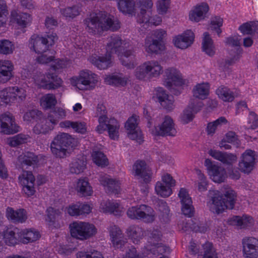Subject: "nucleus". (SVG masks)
Here are the masks:
<instances>
[{
	"label": "nucleus",
	"mask_w": 258,
	"mask_h": 258,
	"mask_svg": "<svg viewBox=\"0 0 258 258\" xmlns=\"http://www.w3.org/2000/svg\"><path fill=\"white\" fill-rule=\"evenodd\" d=\"M252 218L246 215H243L242 217L234 216L229 220L230 224L239 226L240 228L250 227L252 224Z\"/></svg>",
	"instance_id": "nucleus-39"
},
{
	"label": "nucleus",
	"mask_w": 258,
	"mask_h": 258,
	"mask_svg": "<svg viewBox=\"0 0 258 258\" xmlns=\"http://www.w3.org/2000/svg\"><path fill=\"white\" fill-rule=\"evenodd\" d=\"M11 21L16 22L22 28H25L31 22V16L26 13H18L15 11L11 12Z\"/></svg>",
	"instance_id": "nucleus-35"
},
{
	"label": "nucleus",
	"mask_w": 258,
	"mask_h": 258,
	"mask_svg": "<svg viewBox=\"0 0 258 258\" xmlns=\"http://www.w3.org/2000/svg\"><path fill=\"white\" fill-rule=\"evenodd\" d=\"M118 7L123 13L133 15L135 12V2L134 0H119Z\"/></svg>",
	"instance_id": "nucleus-43"
},
{
	"label": "nucleus",
	"mask_w": 258,
	"mask_h": 258,
	"mask_svg": "<svg viewBox=\"0 0 258 258\" xmlns=\"http://www.w3.org/2000/svg\"><path fill=\"white\" fill-rule=\"evenodd\" d=\"M92 157L93 161L98 166L103 167L107 166L108 164L107 158L104 154L100 151H93Z\"/></svg>",
	"instance_id": "nucleus-54"
},
{
	"label": "nucleus",
	"mask_w": 258,
	"mask_h": 258,
	"mask_svg": "<svg viewBox=\"0 0 258 258\" xmlns=\"http://www.w3.org/2000/svg\"><path fill=\"white\" fill-rule=\"evenodd\" d=\"M150 14L151 12L149 10L141 8L140 13L138 16V22L140 23H145L149 25L151 17L150 15Z\"/></svg>",
	"instance_id": "nucleus-59"
},
{
	"label": "nucleus",
	"mask_w": 258,
	"mask_h": 258,
	"mask_svg": "<svg viewBox=\"0 0 258 258\" xmlns=\"http://www.w3.org/2000/svg\"><path fill=\"white\" fill-rule=\"evenodd\" d=\"M28 140V136L23 134H18L12 138L9 141V145L12 147H16L25 143Z\"/></svg>",
	"instance_id": "nucleus-60"
},
{
	"label": "nucleus",
	"mask_w": 258,
	"mask_h": 258,
	"mask_svg": "<svg viewBox=\"0 0 258 258\" xmlns=\"http://www.w3.org/2000/svg\"><path fill=\"white\" fill-rule=\"evenodd\" d=\"M109 83L115 86H124L126 85L127 79L125 77H123L120 75H115L110 76L109 78Z\"/></svg>",
	"instance_id": "nucleus-62"
},
{
	"label": "nucleus",
	"mask_w": 258,
	"mask_h": 258,
	"mask_svg": "<svg viewBox=\"0 0 258 258\" xmlns=\"http://www.w3.org/2000/svg\"><path fill=\"white\" fill-rule=\"evenodd\" d=\"M15 46L12 42L7 39L0 40V54H10L13 52Z\"/></svg>",
	"instance_id": "nucleus-55"
},
{
	"label": "nucleus",
	"mask_w": 258,
	"mask_h": 258,
	"mask_svg": "<svg viewBox=\"0 0 258 258\" xmlns=\"http://www.w3.org/2000/svg\"><path fill=\"white\" fill-rule=\"evenodd\" d=\"M242 52L243 50L241 47L237 48L235 51L231 50L230 52L231 57L225 60V67H228L238 61L241 58Z\"/></svg>",
	"instance_id": "nucleus-53"
},
{
	"label": "nucleus",
	"mask_w": 258,
	"mask_h": 258,
	"mask_svg": "<svg viewBox=\"0 0 258 258\" xmlns=\"http://www.w3.org/2000/svg\"><path fill=\"white\" fill-rule=\"evenodd\" d=\"M256 155L254 151L246 150L241 156L240 160L250 163L255 164Z\"/></svg>",
	"instance_id": "nucleus-63"
},
{
	"label": "nucleus",
	"mask_w": 258,
	"mask_h": 258,
	"mask_svg": "<svg viewBox=\"0 0 258 258\" xmlns=\"http://www.w3.org/2000/svg\"><path fill=\"white\" fill-rule=\"evenodd\" d=\"M156 96L161 105L164 108L169 111L173 109L174 99L172 95H168L162 88L159 87L156 89Z\"/></svg>",
	"instance_id": "nucleus-25"
},
{
	"label": "nucleus",
	"mask_w": 258,
	"mask_h": 258,
	"mask_svg": "<svg viewBox=\"0 0 258 258\" xmlns=\"http://www.w3.org/2000/svg\"><path fill=\"white\" fill-rule=\"evenodd\" d=\"M135 175L143 179L145 183H148L151 179V171L144 161L138 160L133 165Z\"/></svg>",
	"instance_id": "nucleus-23"
},
{
	"label": "nucleus",
	"mask_w": 258,
	"mask_h": 258,
	"mask_svg": "<svg viewBox=\"0 0 258 258\" xmlns=\"http://www.w3.org/2000/svg\"><path fill=\"white\" fill-rule=\"evenodd\" d=\"M46 221L50 228L57 229L63 225L61 212L58 209L49 207L46 210Z\"/></svg>",
	"instance_id": "nucleus-19"
},
{
	"label": "nucleus",
	"mask_w": 258,
	"mask_h": 258,
	"mask_svg": "<svg viewBox=\"0 0 258 258\" xmlns=\"http://www.w3.org/2000/svg\"><path fill=\"white\" fill-rule=\"evenodd\" d=\"M182 205L181 211L182 213L188 217H192L195 212V209L192 206V202L186 190L181 188L178 194Z\"/></svg>",
	"instance_id": "nucleus-18"
},
{
	"label": "nucleus",
	"mask_w": 258,
	"mask_h": 258,
	"mask_svg": "<svg viewBox=\"0 0 258 258\" xmlns=\"http://www.w3.org/2000/svg\"><path fill=\"white\" fill-rule=\"evenodd\" d=\"M164 85L171 90L173 85L180 86L183 84V81L180 72L174 68H169L165 70Z\"/></svg>",
	"instance_id": "nucleus-16"
},
{
	"label": "nucleus",
	"mask_w": 258,
	"mask_h": 258,
	"mask_svg": "<svg viewBox=\"0 0 258 258\" xmlns=\"http://www.w3.org/2000/svg\"><path fill=\"white\" fill-rule=\"evenodd\" d=\"M163 72L162 67L157 61L151 60L145 62L136 70V76L140 80L146 77H156Z\"/></svg>",
	"instance_id": "nucleus-8"
},
{
	"label": "nucleus",
	"mask_w": 258,
	"mask_h": 258,
	"mask_svg": "<svg viewBox=\"0 0 258 258\" xmlns=\"http://www.w3.org/2000/svg\"><path fill=\"white\" fill-rule=\"evenodd\" d=\"M53 117L48 115L47 118H39V121L33 128L35 134H46L53 129L54 125L57 124V120L53 119Z\"/></svg>",
	"instance_id": "nucleus-17"
},
{
	"label": "nucleus",
	"mask_w": 258,
	"mask_h": 258,
	"mask_svg": "<svg viewBox=\"0 0 258 258\" xmlns=\"http://www.w3.org/2000/svg\"><path fill=\"white\" fill-rule=\"evenodd\" d=\"M110 236L113 245L116 248H119L123 251V247L127 243L120 229L117 226H111L109 230Z\"/></svg>",
	"instance_id": "nucleus-20"
},
{
	"label": "nucleus",
	"mask_w": 258,
	"mask_h": 258,
	"mask_svg": "<svg viewBox=\"0 0 258 258\" xmlns=\"http://www.w3.org/2000/svg\"><path fill=\"white\" fill-rule=\"evenodd\" d=\"M20 230L16 228H9L2 233L4 242L9 246H14L20 242L19 233Z\"/></svg>",
	"instance_id": "nucleus-30"
},
{
	"label": "nucleus",
	"mask_w": 258,
	"mask_h": 258,
	"mask_svg": "<svg viewBox=\"0 0 258 258\" xmlns=\"http://www.w3.org/2000/svg\"><path fill=\"white\" fill-rule=\"evenodd\" d=\"M14 66L10 60H0V83H5L13 77Z\"/></svg>",
	"instance_id": "nucleus-27"
},
{
	"label": "nucleus",
	"mask_w": 258,
	"mask_h": 258,
	"mask_svg": "<svg viewBox=\"0 0 258 258\" xmlns=\"http://www.w3.org/2000/svg\"><path fill=\"white\" fill-rule=\"evenodd\" d=\"M155 190L158 195L162 197H168L172 194L171 187L162 184L161 182L156 183Z\"/></svg>",
	"instance_id": "nucleus-56"
},
{
	"label": "nucleus",
	"mask_w": 258,
	"mask_h": 258,
	"mask_svg": "<svg viewBox=\"0 0 258 258\" xmlns=\"http://www.w3.org/2000/svg\"><path fill=\"white\" fill-rule=\"evenodd\" d=\"M15 89L14 87H9L4 89L0 91V98L6 104L13 103Z\"/></svg>",
	"instance_id": "nucleus-51"
},
{
	"label": "nucleus",
	"mask_w": 258,
	"mask_h": 258,
	"mask_svg": "<svg viewBox=\"0 0 258 258\" xmlns=\"http://www.w3.org/2000/svg\"><path fill=\"white\" fill-rule=\"evenodd\" d=\"M98 82V76L89 70H83L76 78V85L80 89H92Z\"/></svg>",
	"instance_id": "nucleus-9"
},
{
	"label": "nucleus",
	"mask_w": 258,
	"mask_h": 258,
	"mask_svg": "<svg viewBox=\"0 0 258 258\" xmlns=\"http://www.w3.org/2000/svg\"><path fill=\"white\" fill-rule=\"evenodd\" d=\"M77 190L82 196H90L93 190L87 178L79 179L77 185Z\"/></svg>",
	"instance_id": "nucleus-45"
},
{
	"label": "nucleus",
	"mask_w": 258,
	"mask_h": 258,
	"mask_svg": "<svg viewBox=\"0 0 258 258\" xmlns=\"http://www.w3.org/2000/svg\"><path fill=\"white\" fill-rule=\"evenodd\" d=\"M126 233L133 242L139 244L144 235L143 229L137 225H132L127 229Z\"/></svg>",
	"instance_id": "nucleus-38"
},
{
	"label": "nucleus",
	"mask_w": 258,
	"mask_h": 258,
	"mask_svg": "<svg viewBox=\"0 0 258 258\" xmlns=\"http://www.w3.org/2000/svg\"><path fill=\"white\" fill-rule=\"evenodd\" d=\"M58 39L56 33H48L45 37H41L39 35H32L29 40V46L31 50L36 53H43L48 52V53L53 54L49 47L53 45Z\"/></svg>",
	"instance_id": "nucleus-4"
},
{
	"label": "nucleus",
	"mask_w": 258,
	"mask_h": 258,
	"mask_svg": "<svg viewBox=\"0 0 258 258\" xmlns=\"http://www.w3.org/2000/svg\"><path fill=\"white\" fill-rule=\"evenodd\" d=\"M118 55L122 64L127 69H134L137 66L136 54L131 49H124Z\"/></svg>",
	"instance_id": "nucleus-26"
},
{
	"label": "nucleus",
	"mask_w": 258,
	"mask_h": 258,
	"mask_svg": "<svg viewBox=\"0 0 258 258\" xmlns=\"http://www.w3.org/2000/svg\"><path fill=\"white\" fill-rule=\"evenodd\" d=\"M210 86L208 83L198 84L192 89L194 97L200 99H205L209 94Z\"/></svg>",
	"instance_id": "nucleus-40"
},
{
	"label": "nucleus",
	"mask_w": 258,
	"mask_h": 258,
	"mask_svg": "<svg viewBox=\"0 0 258 258\" xmlns=\"http://www.w3.org/2000/svg\"><path fill=\"white\" fill-rule=\"evenodd\" d=\"M145 47L146 51L149 53H158L164 49V45L163 42L153 39L152 41H146Z\"/></svg>",
	"instance_id": "nucleus-44"
},
{
	"label": "nucleus",
	"mask_w": 258,
	"mask_h": 258,
	"mask_svg": "<svg viewBox=\"0 0 258 258\" xmlns=\"http://www.w3.org/2000/svg\"><path fill=\"white\" fill-rule=\"evenodd\" d=\"M227 123V119L223 116L220 117L216 120L208 123L206 128L208 135L213 136L215 133L216 130Z\"/></svg>",
	"instance_id": "nucleus-47"
},
{
	"label": "nucleus",
	"mask_w": 258,
	"mask_h": 258,
	"mask_svg": "<svg viewBox=\"0 0 258 258\" xmlns=\"http://www.w3.org/2000/svg\"><path fill=\"white\" fill-rule=\"evenodd\" d=\"M204 38L202 42L203 51L207 55L212 56L215 54V47L213 41L208 32H205L203 34Z\"/></svg>",
	"instance_id": "nucleus-41"
},
{
	"label": "nucleus",
	"mask_w": 258,
	"mask_h": 258,
	"mask_svg": "<svg viewBox=\"0 0 258 258\" xmlns=\"http://www.w3.org/2000/svg\"><path fill=\"white\" fill-rule=\"evenodd\" d=\"M6 216L9 221L16 224L24 223L27 219L26 211L24 209L15 210L11 207L6 209Z\"/></svg>",
	"instance_id": "nucleus-24"
},
{
	"label": "nucleus",
	"mask_w": 258,
	"mask_h": 258,
	"mask_svg": "<svg viewBox=\"0 0 258 258\" xmlns=\"http://www.w3.org/2000/svg\"><path fill=\"white\" fill-rule=\"evenodd\" d=\"M100 209L103 213H109L115 216L121 215L122 207L116 201H103L100 205Z\"/></svg>",
	"instance_id": "nucleus-32"
},
{
	"label": "nucleus",
	"mask_w": 258,
	"mask_h": 258,
	"mask_svg": "<svg viewBox=\"0 0 258 258\" xmlns=\"http://www.w3.org/2000/svg\"><path fill=\"white\" fill-rule=\"evenodd\" d=\"M86 162L83 157L73 160L70 165V172L72 173L79 174L86 168Z\"/></svg>",
	"instance_id": "nucleus-48"
},
{
	"label": "nucleus",
	"mask_w": 258,
	"mask_h": 258,
	"mask_svg": "<svg viewBox=\"0 0 258 258\" xmlns=\"http://www.w3.org/2000/svg\"><path fill=\"white\" fill-rule=\"evenodd\" d=\"M125 127L128 132V137L132 140L139 141L142 140V134L137 129V117L133 115L130 117L125 124Z\"/></svg>",
	"instance_id": "nucleus-29"
},
{
	"label": "nucleus",
	"mask_w": 258,
	"mask_h": 258,
	"mask_svg": "<svg viewBox=\"0 0 258 258\" xmlns=\"http://www.w3.org/2000/svg\"><path fill=\"white\" fill-rule=\"evenodd\" d=\"M130 43L122 40L117 35L111 36L108 40L106 46V52L108 54L116 53L119 54L124 49L129 47Z\"/></svg>",
	"instance_id": "nucleus-11"
},
{
	"label": "nucleus",
	"mask_w": 258,
	"mask_h": 258,
	"mask_svg": "<svg viewBox=\"0 0 258 258\" xmlns=\"http://www.w3.org/2000/svg\"><path fill=\"white\" fill-rule=\"evenodd\" d=\"M40 237L39 232L35 229H25L20 230V242L28 244L36 241Z\"/></svg>",
	"instance_id": "nucleus-31"
},
{
	"label": "nucleus",
	"mask_w": 258,
	"mask_h": 258,
	"mask_svg": "<svg viewBox=\"0 0 258 258\" xmlns=\"http://www.w3.org/2000/svg\"><path fill=\"white\" fill-rule=\"evenodd\" d=\"M18 160L22 167L25 166H34L39 162L38 157L32 152H26L18 157Z\"/></svg>",
	"instance_id": "nucleus-36"
},
{
	"label": "nucleus",
	"mask_w": 258,
	"mask_h": 258,
	"mask_svg": "<svg viewBox=\"0 0 258 258\" xmlns=\"http://www.w3.org/2000/svg\"><path fill=\"white\" fill-rule=\"evenodd\" d=\"M76 141L69 134L61 133L56 135L50 144L52 154L57 158H63L69 155L76 146Z\"/></svg>",
	"instance_id": "nucleus-3"
},
{
	"label": "nucleus",
	"mask_w": 258,
	"mask_h": 258,
	"mask_svg": "<svg viewBox=\"0 0 258 258\" xmlns=\"http://www.w3.org/2000/svg\"><path fill=\"white\" fill-rule=\"evenodd\" d=\"M126 214L131 219L142 220L146 223L153 222L156 217L154 210L146 205L132 207L128 209Z\"/></svg>",
	"instance_id": "nucleus-6"
},
{
	"label": "nucleus",
	"mask_w": 258,
	"mask_h": 258,
	"mask_svg": "<svg viewBox=\"0 0 258 258\" xmlns=\"http://www.w3.org/2000/svg\"><path fill=\"white\" fill-rule=\"evenodd\" d=\"M223 25V19L220 17L216 16L211 19V29L213 31H215L220 36L222 32L220 27Z\"/></svg>",
	"instance_id": "nucleus-58"
},
{
	"label": "nucleus",
	"mask_w": 258,
	"mask_h": 258,
	"mask_svg": "<svg viewBox=\"0 0 258 258\" xmlns=\"http://www.w3.org/2000/svg\"><path fill=\"white\" fill-rule=\"evenodd\" d=\"M243 251L245 258H256L258 257V239L252 237L243 239Z\"/></svg>",
	"instance_id": "nucleus-15"
},
{
	"label": "nucleus",
	"mask_w": 258,
	"mask_h": 258,
	"mask_svg": "<svg viewBox=\"0 0 258 258\" xmlns=\"http://www.w3.org/2000/svg\"><path fill=\"white\" fill-rule=\"evenodd\" d=\"M209 10V6L206 3H202L197 6L191 10L189 14V19L192 21L199 22L204 19L206 13Z\"/></svg>",
	"instance_id": "nucleus-33"
},
{
	"label": "nucleus",
	"mask_w": 258,
	"mask_h": 258,
	"mask_svg": "<svg viewBox=\"0 0 258 258\" xmlns=\"http://www.w3.org/2000/svg\"><path fill=\"white\" fill-rule=\"evenodd\" d=\"M108 129L110 138L113 140H116L118 137V130L119 124L117 120L115 118H110L105 125Z\"/></svg>",
	"instance_id": "nucleus-49"
},
{
	"label": "nucleus",
	"mask_w": 258,
	"mask_h": 258,
	"mask_svg": "<svg viewBox=\"0 0 258 258\" xmlns=\"http://www.w3.org/2000/svg\"><path fill=\"white\" fill-rule=\"evenodd\" d=\"M61 14L66 18L73 19L79 15L81 8L79 6L75 5L60 9Z\"/></svg>",
	"instance_id": "nucleus-50"
},
{
	"label": "nucleus",
	"mask_w": 258,
	"mask_h": 258,
	"mask_svg": "<svg viewBox=\"0 0 258 258\" xmlns=\"http://www.w3.org/2000/svg\"><path fill=\"white\" fill-rule=\"evenodd\" d=\"M209 153L210 156L221 161L224 164L231 165L237 160L236 156L232 153L222 152L215 150H211Z\"/></svg>",
	"instance_id": "nucleus-28"
},
{
	"label": "nucleus",
	"mask_w": 258,
	"mask_h": 258,
	"mask_svg": "<svg viewBox=\"0 0 258 258\" xmlns=\"http://www.w3.org/2000/svg\"><path fill=\"white\" fill-rule=\"evenodd\" d=\"M1 132L10 135L19 132V126L15 121L13 115L10 113L2 114L0 117Z\"/></svg>",
	"instance_id": "nucleus-12"
},
{
	"label": "nucleus",
	"mask_w": 258,
	"mask_h": 258,
	"mask_svg": "<svg viewBox=\"0 0 258 258\" xmlns=\"http://www.w3.org/2000/svg\"><path fill=\"white\" fill-rule=\"evenodd\" d=\"M218 97L225 102H232L235 98V94L229 88L224 86H220L216 91Z\"/></svg>",
	"instance_id": "nucleus-42"
},
{
	"label": "nucleus",
	"mask_w": 258,
	"mask_h": 258,
	"mask_svg": "<svg viewBox=\"0 0 258 258\" xmlns=\"http://www.w3.org/2000/svg\"><path fill=\"white\" fill-rule=\"evenodd\" d=\"M205 165L208 170L211 179L214 182L220 183L225 180L226 178V172L223 167L213 164L209 159L205 160Z\"/></svg>",
	"instance_id": "nucleus-13"
},
{
	"label": "nucleus",
	"mask_w": 258,
	"mask_h": 258,
	"mask_svg": "<svg viewBox=\"0 0 258 258\" xmlns=\"http://www.w3.org/2000/svg\"><path fill=\"white\" fill-rule=\"evenodd\" d=\"M187 224L195 232L205 233L207 230V227L205 224L199 222H195L192 220L188 221Z\"/></svg>",
	"instance_id": "nucleus-61"
},
{
	"label": "nucleus",
	"mask_w": 258,
	"mask_h": 258,
	"mask_svg": "<svg viewBox=\"0 0 258 258\" xmlns=\"http://www.w3.org/2000/svg\"><path fill=\"white\" fill-rule=\"evenodd\" d=\"M71 235L80 240H86L97 232L95 226L87 222L77 221L70 225Z\"/></svg>",
	"instance_id": "nucleus-5"
},
{
	"label": "nucleus",
	"mask_w": 258,
	"mask_h": 258,
	"mask_svg": "<svg viewBox=\"0 0 258 258\" xmlns=\"http://www.w3.org/2000/svg\"><path fill=\"white\" fill-rule=\"evenodd\" d=\"M194 38L193 32L188 30L182 34L175 36L173 41L176 47L180 49H185L193 43Z\"/></svg>",
	"instance_id": "nucleus-21"
},
{
	"label": "nucleus",
	"mask_w": 258,
	"mask_h": 258,
	"mask_svg": "<svg viewBox=\"0 0 258 258\" xmlns=\"http://www.w3.org/2000/svg\"><path fill=\"white\" fill-rule=\"evenodd\" d=\"M239 30L243 35L258 34V21H250L240 25Z\"/></svg>",
	"instance_id": "nucleus-46"
},
{
	"label": "nucleus",
	"mask_w": 258,
	"mask_h": 258,
	"mask_svg": "<svg viewBox=\"0 0 258 258\" xmlns=\"http://www.w3.org/2000/svg\"><path fill=\"white\" fill-rule=\"evenodd\" d=\"M203 104L199 102L197 106H195L192 104H190L188 107L184 109L181 116V121L184 123H187L191 121L194 117V114L201 110Z\"/></svg>",
	"instance_id": "nucleus-37"
},
{
	"label": "nucleus",
	"mask_w": 258,
	"mask_h": 258,
	"mask_svg": "<svg viewBox=\"0 0 258 258\" xmlns=\"http://www.w3.org/2000/svg\"><path fill=\"white\" fill-rule=\"evenodd\" d=\"M40 103L43 108L47 109L54 107L56 105L57 101L53 94H47L41 98Z\"/></svg>",
	"instance_id": "nucleus-52"
},
{
	"label": "nucleus",
	"mask_w": 258,
	"mask_h": 258,
	"mask_svg": "<svg viewBox=\"0 0 258 258\" xmlns=\"http://www.w3.org/2000/svg\"><path fill=\"white\" fill-rule=\"evenodd\" d=\"M87 31L92 34L100 33L108 30L117 31L120 27L119 21L105 12L92 13L85 19Z\"/></svg>",
	"instance_id": "nucleus-1"
},
{
	"label": "nucleus",
	"mask_w": 258,
	"mask_h": 258,
	"mask_svg": "<svg viewBox=\"0 0 258 258\" xmlns=\"http://www.w3.org/2000/svg\"><path fill=\"white\" fill-rule=\"evenodd\" d=\"M223 195L218 190H210L208 197L209 201L207 205L211 212L219 214L225 209H232L236 201V193L230 187H227Z\"/></svg>",
	"instance_id": "nucleus-2"
},
{
	"label": "nucleus",
	"mask_w": 258,
	"mask_h": 258,
	"mask_svg": "<svg viewBox=\"0 0 258 258\" xmlns=\"http://www.w3.org/2000/svg\"><path fill=\"white\" fill-rule=\"evenodd\" d=\"M99 180L100 184L105 187L107 192L117 194L119 192L120 183L118 180L110 178L107 174H103L99 175Z\"/></svg>",
	"instance_id": "nucleus-22"
},
{
	"label": "nucleus",
	"mask_w": 258,
	"mask_h": 258,
	"mask_svg": "<svg viewBox=\"0 0 258 258\" xmlns=\"http://www.w3.org/2000/svg\"><path fill=\"white\" fill-rule=\"evenodd\" d=\"M90 60L99 69H106L111 63V55L106 52L104 56L93 55L90 58Z\"/></svg>",
	"instance_id": "nucleus-34"
},
{
	"label": "nucleus",
	"mask_w": 258,
	"mask_h": 258,
	"mask_svg": "<svg viewBox=\"0 0 258 258\" xmlns=\"http://www.w3.org/2000/svg\"><path fill=\"white\" fill-rule=\"evenodd\" d=\"M152 133L155 136H175L177 132L175 128L173 119L170 116H166L162 123L160 125L155 126Z\"/></svg>",
	"instance_id": "nucleus-10"
},
{
	"label": "nucleus",
	"mask_w": 258,
	"mask_h": 258,
	"mask_svg": "<svg viewBox=\"0 0 258 258\" xmlns=\"http://www.w3.org/2000/svg\"><path fill=\"white\" fill-rule=\"evenodd\" d=\"M202 246L204 250L203 258H217V253L212 243L206 242Z\"/></svg>",
	"instance_id": "nucleus-57"
},
{
	"label": "nucleus",
	"mask_w": 258,
	"mask_h": 258,
	"mask_svg": "<svg viewBox=\"0 0 258 258\" xmlns=\"http://www.w3.org/2000/svg\"><path fill=\"white\" fill-rule=\"evenodd\" d=\"M77 258H104L102 254L97 251H80L78 252Z\"/></svg>",
	"instance_id": "nucleus-64"
},
{
	"label": "nucleus",
	"mask_w": 258,
	"mask_h": 258,
	"mask_svg": "<svg viewBox=\"0 0 258 258\" xmlns=\"http://www.w3.org/2000/svg\"><path fill=\"white\" fill-rule=\"evenodd\" d=\"M19 180L23 186V191L27 196L30 197L35 194L34 186L35 178L31 171H23L19 176Z\"/></svg>",
	"instance_id": "nucleus-14"
},
{
	"label": "nucleus",
	"mask_w": 258,
	"mask_h": 258,
	"mask_svg": "<svg viewBox=\"0 0 258 258\" xmlns=\"http://www.w3.org/2000/svg\"><path fill=\"white\" fill-rule=\"evenodd\" d=\"M35 84L39 87L45 89H56L61 86V79L57 76L55 73H51L50 71L46 76L43 73H37L33 77Z\"/></svg>",
	"instance_id": "nucleus-7"
}]
</instances>
